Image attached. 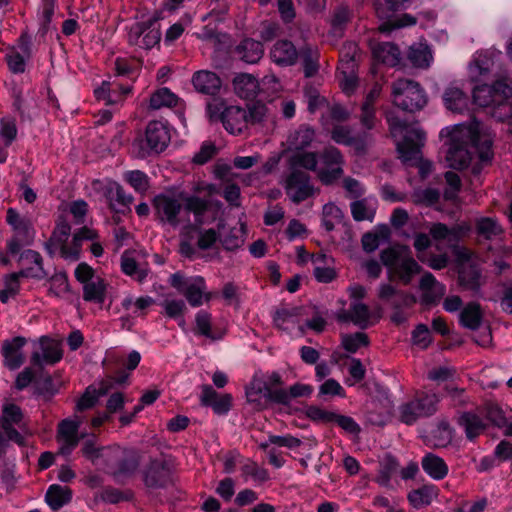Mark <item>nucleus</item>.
Instances as JSON below:
<instances>
[{"mask_svg":"<svg viewBox=\"0 0 512 512\" xmlns=\"http://www.w3.org/2000/svg\"><path fill=\"white\" fill-rule=\"evenodd\" d=\"M440 136L447 138L445 160L450 168L462 170L468 167L474 153L481 162H488L492 157L491 136L477 121L446 127Z\"/></svg>","mask_w":512,"mask_h":512,"instance_id":"1","label":"nucleus"},{"mask_svg":"<svg viewBox=\"0 0 512 512\" xmlns=\"http://www.w3.org/2000/svg\"><path fill=\"white\" fill-rule=\"evenodd\" d=\"M154 208L161 222L172 227L182 225L184 229L210 224L217 216L212 202L196 195L186 197L183 205L175 198L158 195L154 199Z\"/></svg>","mask_w":512,"mask_h":512,"instance_id":"2","label":"nucleus"},{"mask_svg":"<svg viewBox=\"0 0 512 512\" xmlns=\"http://www.w3.org/2000/svg\"><path fill=\"white\" fill-rule=\"evenodd\" d=\"M390 132L397 140V150L404 162L420 159V148L425 141V132L417 125H408L391 115L387 116Z\"/></svg>","mask_w":512,"mask_h":512,"instance_id":"3","label":"nucleus"},{"mask_svg":"<svg viewBox=\"0 0 512 512\" xmlns=\"http://www.w3.org/2000/svg\"><path fill=\"white\" fill-rule=\"evenodd\" d=\"M381 261L388 269L389 279H398L403 284L410 283L413 276L420 272V266L406 246L397 245L382 251Z\"/></svg>","mask_w":512,"mask_h":512,"instance_id":"4","label":"nucleus"},{"mask_svg":"<svg viewBox=\"0 0 512 512\" xmlns=\"http://www.w3.org/2000/svg\"><path fill=\"white\" fill-rule=\"evenodd\" d=\"M206 112L210 121L220 120L230 134L238 135L247 129V111L239 106H227L224 101L214 99L207 104Z\"/></svg>","mask_w":512,"mask_h":512,"instance_id":"5","label":"nucleus"},{"mask_svg":"<svg viewBox=\"0 0 512 512\" xmlns=\"http://www.w3.org/2000/svg\"><path fill=\"white\" fill-rule=\"evenodd\" d=\"M391 95L393 104L404 111H419L427 104L424 89L413 80L398 79L393 82Z\"/></svg>","mask_w":512,"mask_h":512,"instance_id":"6","label":"nucleus"},{"mask_svg":"<svg viewBox=\"0 0 512 512\" xmlns=\"http://www.w3.org/2000/svg\"><path fill=\"white\" fill-rule=\"evenodd\" d=\"M170 284L192 307L202 306L214 297V294L207 290L205 279L201 276L185 277L181 273H174L170 276Z\"/></svg>","mask_w":512,"mask_h":512,"instance_id":"7","label":"nucleus"},{"mask_svg":"<svg viewBox=\"0 0 512 512\" xmlns=\"http://www.w3.org/2000/svg\"><path fill=\"white\" fill-rule=\"evenodd\" d=\"M312 392L313 387L309 384L297 383L287 392L283 389L272 390L266 386L263 387L260 381H253L246 390V396L249 402L254 403L259 402L262 396L278 403H287L290 398L308 397Z\"/></svg>","mask_w":512,"mask_h":512,"instance_id":"8","label":"nucleus"},{"mask_svg":"<svg viewBox=\"0 0 512 512\" xmlns=\"http://www.w3.org/2000/svg\"><path fill=\"white\" fill-rule=\"evenodd\" d=\"M171 139L168 126L162 121H151L148 123L144 136L135 141L134 145L139 148V156L146 157L152 153L164 151Z\"/></svg>","mask_w":512,"mask_h":512,"instance_id":"9","label":"nucleus"},{"mask_svg":"<svg viewBox=\"0 0 512 512\" xmlns=\"http://www.w3.org/2000/svg\"><path fill=\"white\" fill-rule=\"evenodd\" d=\"M287 197L295 204H299L318 193L311 181V177L299 169L290 171L283 179Z\"/></svg>","mask_w":512,"mask_h":512,"instance_id":"10","label":"nucleus"},{"mask_svg":"<svg viewBox=\"0 0 512 512\" xmlns=\"http://www.w3.org/2000/svg\"><path fill=\"white\" fill-rule=\"evenodd\" d=\"M160 38V27L156 16L134 23L128 31L129 44L141 49L153 48L160 42Z\"/></svg>","mask_w":512,"mask_h":512,"instance_id":"11","label":"nucleus"},{"mask_svg":"<svg viewBox=\"0 0 512 512\" xmlns=\"http://www.w3.org/2000/svg\"><path fill=\"white\" fill-rule=\"evenodd\" d=\"M316 175L324 185H331L343 175L344 159L335 147L325 148L319 157Z\"/></svg>","mask_w":512,"mask_h":512,"instance_id":"12","label":"nucleus"},{"mask_svg":"<svg viewBox=\"0 0 512 512\" xmlns=\"http://www.w3.org/2000/svg\"><path fill=\"white\" fill-rule=\"evenodd\" d=\"M512 96V85L505 79L498 80L493 86L477 85L473 90L474 102L481 106L502 105Z\"/></svg>","mask_w":512,"mask_h":512,"instance_id":"13","label":"nucleus"},{"mask_svg":"<svg viewBox=\"0 0 512 512\" xmlns=\"http://www.w3.org/2000/svg\"><path fill=\"white\" fill-rule=\"evenodd\" d=\"M82 419L79 416L62 420L57 427L56 441L58 454L69 456L78 446L80 441L79 427Z\"/></svg>","mask_w":512,"mask_h":512,"instance_id":"14","label":"nucleus"},{"mask_svg":"<svg viewBox=\"0 0 512 512\" xmlns=\"http://www.w3.org/2000/svg\"><path fill=\"white\" fill-rule=\"evenodd\" d=\"M438 398L436 395H422L399 409V417L403 423L412 424L417 418L431 415L436 411Z\"/></svg>","mask_w":512,"mask_h":512,"instance_id":"15","label":"nucleus"},{"mask_svg":"<svg viewBox=\"0 0 512 512\" xmlns=\"http://www.w3.org/2000/svg\"><path fill=\"white\" fill-rule=\"evenodd\" d=\"M23 427V414L21 409L12 403H6L2 409L0 419V431L8 439L18 444L23 443V437L16 430Z\"/></svg>","mask_w":512,"mask_h":512,"instance_id":"16","label":"nucleus"},{"mask_svg":"<svg viewBox=\"0 0 512 512\" xmlns=\"http://www.w3.org/2000/svg\"><path fill=\"white\" fill-rule=\"evenodd\" d=\"M128 379V374L121 372L115 379L108 378L102 381L99 388L88 387L83 396L78 400L76 408L78 411L89 409L95 405L100 396L105 395L112 388L113 382L123 384Z\"/></svg>","mask_w":512,"mask_h":512,"instance_id":"17","label":"nucleus"},{"mask_svg":"<svg viewBox=\"0 0 512 512\" xmlns=\"http://www.w3.org/2000/svg\"><path fill=\"white\" fill-rule=\"evenodd\" d=\"M31 56V41L26 35L19 38L16 48H13L6 55L9 69L13 73H23L26 67V61Z\"/></svg>","mask_w":512,"mask_h":512,"instance_id":"18","label":"nucleus"},{"mask_svg":"<svg viewBox=\"0 0 512 512\" xmlns=\"http://www.w3.org/2000/svg\"><path fill=\"white\" fill-rule=\"evenodd\" d=\"M192 85L194 89L201 94L215 96L222 87L220 77L212 71L200 70L193 74Z\"/></svg>","mask_w":512,"mask_h":512,"instance_id":"19","label":"nucleus"},{"mask_svg":"<svg viewBox=\"0 0 512 512\" xmlns=\"http://www.w3.org/2000/svg\"><path fill=\"white\" fill-rule=\"evenodd\" d=\"M40 350L41 353L36 351L32 355L31 361L34 365L54 364L62 358L60 344L55 340L42 338L40 340Z\"/></svg>","mask_w":512,"mask_h":512,"instance_id":"20","label":"nucleus"},{"mask_svg":"<svg viewBox=\"0 0 512 512\" xmlns=\"http://www.w3.org/2000/svg\"><path fill=\"white\" fill-rule=\"evenodd\" d=\"M25 344L26 339L23 337H15L11 341L4 342L2 352L6 367L14 370L23 364L25 356L22 353V348Z\"/></svg>","mask_w":512,"mask_h":512,"instance_id":"21","label":"nucleus"},{"mask_svg":"<svg viewBox=\"0 0 512 512\" xmlns=\"http://www.w3.org/2000/svg\"><path fill=\"white\" fill-rule=\"evenodd\" d=\"M337 317L340 321H352L361 328H366L374 323L369 307L358 301L351 304L349 311L344 310L338 313Z\"/></svg>","mask_w":512,"mask_h":512,"instance_id":"22","label":"nucleus"},{"mask_svg":"<svg viewBox=\"0 0 512 512\" xmlns=\"http://www.w3.org/2000/svg\"><path fill=\"white\" fill-rule=\"evenodd\" d=\"M422 301L426 304L436 303L445 294V286L438 282L431 273H425L420 281Z\"/></svg>","mask_w":512,"mask_h":512,"instance_id":"23","label":"nucleus"},{"mask_svg":"<svg viewBox=\"0 0 512 512\" xmlns=\"http://www.w3.org/2000/svg\"><path fill=\"white\" fill-rule=\"evenodd\" d=\"M96 237V233L94 230L88 228H82L78 233H76L71 242L64 243L60 247L61 256L67 260L75 261L79 258L80 250H81V242L82 240H91Z\"/></svg>","mask_w":512,"mask_h":512,"instance_id":"24","label":"nucleus"},{"mask_svg":"<svg viewBox=\"0 0 512 512\" xmlns=\"http://www.w3.org/2000/svg\"><path fill=\"white\" fill-rule=\"evenodd\" d=\"M224 229V225L219 222L217 228L204 229L202 226H194L193 228H185V234L188 235L192 231L197 232L196 246L200 250H208L220 241V231Z\"/></svg>","mask_w":512,"mask_h":512,"instance_id":"25","label":"nucleus"},{"mask_svg":"<svg viewBox=\"0 0 512 512\" xmlns=\"http://www.w3.org/2000/svg\"><path fill=\"white\" fill-rule=\"evenodd\" d=\"M271 58L278 65L289 66L296 62L298 52L292 42L282 40L274 44L271 50Z\"/></svg>","mask_w":512,"mask_h":512,"instance_id":"26","label":"nucleus"},{"mask_svg":"<svg viewBox=\"0 0 512 512\" xmlns=\"http://www.w3.org/2000/svg\"><path fill=\"white\" fill-rule=\"evenodd\" d=\"M443 102L445 107L453 112L462 114L468 110L469 99L467 95L459 88L448 87L443 94Z\"/></svg>","mask_w":512,"mask_h":512,"instance_id":"27","label":"nucleus"},{"mask_svg":"<svg viewBox=\"0 0 512 512\" xmlns=\"http://www.w3.org/2000/svg\"><path fill=\"white\" fill-rule=\"evenodd\" d=\"M492 65L493 60L488 52L476 53L469 65L470 78L475 82L486 79Z\"/></svg>","mask_w":512,"mask_h":512,"instance_id":"28","label":"nucleus"},{"mask_svg":"<svg viewBox=\"0 0 512 512\" xmlns=\"http://www.w3.org/2000/svg\"><path fill=\"white\" fill-rule=\"evenodd\" d=\"M373 57L376 61L388 66H395L400 60V51L392 43H377L371 46Z\"/></svg>","mask_w":512,"mask_h":512,"instance_id":"29","label":"nucleus"},{"mask_svg":"<svg viewBox=\"0 0 512 512\" xmlns=\"http://www.w3.org/2000/svg\"><path fill=\"white\" fill-rule=\"evenodd\" d=\"M246 237V228L244 223H238L236 226L231 227L229 230L220 231V242L226 250H236L240 248Z\"/></svg>","mask_w":512,"mask_h":512,"instance_id":"30","label":"nucleus"},{"mask_svg":"<svg viewBox=\"0 0 512 512\" xmlns=\"http://www.w3.org/2000/svg\"><path fill=\"white\" fill-rule=\"evenodd\" d=\"M233 86L236 94L244 99L254 98L259 91L257 79L250 74L237 75L233 80Z\"/></svg>","mask_w":512,"mask_h":512,"instance_id":"31","label":"nucleus"},{"mask_svg":"<svg viewBox=\"0 0 512 512\" xmlns=\"http://www.w3.org/2000/svg\"><path fill=\"white\" fill-rule=\"evenodd\" d=\"M483 319V311L476 302L468 303L459 314L460 324L470 330L480 327Z\"/></svg>","mask_w":512,"mask_h":512,"instance_id":"32","label":"nucleus"},{"mask_svg":"<svg viewBox=\"0 0 512 512\" xmlns=\"http://www.w3.org/2000/svg\"><path fill=\"white\" fill-rule=\"evenodd\" d=\"M421 464L425 473L434 480H441L448 474L449 469L445 461L434 454L425 455Z\"/></svg>","mask_w":512,"mask_h":512,"instance_id":"33","label":"nucleus"},{"mask_svg":"<svg viewBox=\"0 0 512 512\" xmlns=\"http://www.w3.org/2000/svg\"><path fill=\"white\" fill-rule=\"evenodd\" d=\"M72 498V491L70 488L66 486H61L57 484L51 485L45 495V500L47 504L53 510H58L63 507L65 504L70 502Z\"/></svg>","mask_w":512,"mask_h":512,"instance_id":"34","label":"nucleus"},{"mask_svg":"<svg viewBox=\"0 0 512 512\" xmlns=\"http://www.w3.org/2000/svg\"><path fill=\"white\" fill-rule=\"evenodd\" d=\"M327 261V256L322 253H317L311 257V262L314 265V276L318 282L330 283L337 276L333 267L326 266Z\"/></svg>","mask_w":512,"mask_h":512,"instance_id":"35","label":"nucleus"},{"mask_svg":"<svg viewBox=\"0 0 512 512\" xmlns=\"http://www.w3.org/2000/svg\"><path fill=\"white\" fill-rule=\"evenodd\" d=\"M438 496V488L435 485H424L412 490L408 494L410 504L415 508L429 505Z\"/></svg>","mask_w":512,"mask_h":512,"instance_id":"36","label":"nucleus"},{"mask_svg":"<svg viewBox=\"0 0 512 512\" xmlns=\"http://www.w3.org/2000/svg\"><path fill=\"white\" fill-rule=\"evenodd\" d=\"M459 424L464 428L466 436L473 439L486 428V422L476 413L467 412L460 416Z\"/></svg>","mask_w":512,"mask_h":512,"instance_id":"37","label":"nucleus"},{"mask_svg":"<svg viewBox=\"0 0 512 512\" xmlns=\"http://www.w3.org/2000/svg\"><path fill=\"white\" fill-rule=\"evenodd\" d=\"M107 284L101 277L83 285V299L88 302L102 304L105 301Z\"/></svg>","mask_w":512,"mask_h":512,"instance_id":"38","label":"nucleus"},{"mask_svg":"<svg viewBox=\"0 0 512 512\" xmlns=\"http://www.w3.org/2000/svg\"><path fill=\"white\" fill-rule=\"evenodd\" d=\"M237 53L246 63H256L262 58L264 49L260 42L253 39H245L238 46Z\"/></svg>","mask_w":512,"mask_h":512,"instance_id":"39","label":"nucleus"},{"mask_svg":"<svg viewBox=\"0 0 512 512\" xmlns=\"http://www.w3.org/2000/svg\"><path fill=\"white\" fill-rule=\"evenodd\" d=\"M408 59L415 67L428 68L433 61V56L426 44L417 43L409 48Z\"/></svg>","mask_w":512,"mask_h":512,"instance_id":"40","label":"nucleus"},{"mask_svg":"<svg viewBox=\"0 0 512 512\" xmlns=\"http://www.w3.org/2000/svg\"><path fill=\"white\" fill-rule=\"evenodd\" d=\"M318 158L317 154L314 152H305L301 150H296L289 157V169L290 171L294 169L304 168L306 170L315 171L317 170Z\"/></svg>","mask_w":512,"mask_h":512,"instance_id":"41","label":"nucleus"},{"mask_svg":"<svg viewBox=\"0 0 512 512\" xmlns=\"http://www.w3.org/2000/svg\"><path fill=\"white\" fill-rule=\"evenodd\" d=\"M212 316L204 310L197 312L195 316L196 332L212 340L220 339L223 332L212 327Z\"/></svg>","mask_w":512,"mask_h":512,"instance_id":"42","label":"nucleus"},{"mask_svg":"<svg viewBox=\"0 0 512 512\" xmlns=\"http://www.w3.org/2000/svg\"><path fill=\"white\" fill-rule=\"evenodd\" d=\"M377 207V201L372 198L355 201L351 204V212L356 221H372Z\"/></svg>","mask_w":512,"mask_h":512,"instance_id":"43","label":"nucleus"},{"mask_svg":"<svg viewBox=\"0 0 512 512\" xmlns=\"http://www.w3.org/2000/svg\"><path fill=\"white\" fill-rule=\"evenodd\" d=\"M380 92L381 87L379 85H375L367 95L362 105L361 122L368 129L372 128L374 125L375 111L373 104L380 95Z\"/></svg>","mask_w":512,"mask_h":512,"instance_id":"44","label":"nucleus"},{"mask_svg":"<svg viewBox=\"0 0 512 512\" xmlns=\"http://www.w3.org/2000/svg\"><path fill=\"white\" fill-rule=\"evenodd\" d=\"M168 477V470L159 461L151 463L145 471L144 481L148 487H158L164 485Z\"/></svg>","mask_w":512,"mask_h":512,"instance_id":"45","label":"nucleus"},{"mask_svg":"<svg viewBox=\"0 0 512 512\" xmlns=\"http://www.w3.org/2000/svg\"><path fill=\"white\" fill-rule=\"evenodd\" d=\"M121 268L122 271L136 279L137 281H143L147 276V270L140 266L131 252H124L121 256Z\"/></svg>","mask_w":512,"mask_h":512,"instance_id":"46","label":"nucleus"},{"mask_svg":"<svg viewBox=\"0 0 512 512\" xmlns=\"http://www.w3.org/2000/svg\"><path fill=\"white\" fill-rule=\"evenodd\" d=\"M22 261L33 264L32 267L25 268L21 271V275L23 277L43 278L45 276V272L42 267V258L39 253L28 250L22 255Z\"/></svg>","mask_w":512,"mask_h":512,"instance_id":"47","label":"nucleus"},{"mask_svg":"<svg viewBox=\"0 0 512 512\" xmlns=\"http://www.w3.org/2000/svg\"><path fill=\"white\" fill-rule=\"evenodd\" d=\"M390 235L389 228L387 226H379L372 233H366L362 237L363 249L367 252H373L379 245L387 241Z\"/></svg>","mask_w":512,"mask_h":512,"instance_id":"48","label":"nucleus"},{"mask_svg":"<svg viewBox=\"0 0 512 512\" xmlns=\"http://www.w3.org/2000/svg\"><path fill=\"white\" fill-rule=\"evenodd\" d=\"M314 130L309 127H300L288 138L289 149L292 150H303L309 146L314 139Z\"/></svg>","mask_w":512,"mask_h":512,"instance_id":"49","label":"nucleus"},{"mask_svg":"<svg viewBox=\"0 0 512 512\" xmlns=\"http://www.w3.org/2000/svg\"><path fill=\"white\" fill-rule=\"evenodd\" d=\"M179 98L168 88L163 87L156 90L150 97V107L160 109L163 107H174Z\"/></svg>","mask_w":512,"mask_h":512,"instance_id":"50","label":"nucleus"},{"mask_svg":"<svg viewBox=\"0 0 512 512\" xmlns=\"http://www.w3.org/2000/svg\"><path fill=\"white\" fill-rule=\"evenodd\" d=\"M476 229L479 235L491 239L502 232L501 226L491 217H482L476 222Z\"/></svg>","mask_w":512,"mask_h":512,"instance_id":"51","label":"nucleus"},{"mask_svg":"<svg viewBox=\"0 0 512 512\" xmlns=\"http://www.w3.org/2000/svg\"><path fill=\"white\" fill-rule=\"evenodd\" d=\"M323 225L326 230H332L336 224L340 223L343 218L342 210L334 203H327L323 206L322 211Z\"/></svg>","mask_w":512,"mask_h":512,"instance_id":"52","label":"nucleus"},{"mask_svg":"<svg viewBox=\"0 0 512 512\" xmlns=\"http://www.w3.org/2000/svg\"><path fill=\"white\" fill-rule=\"evenodd\" d=\"M17 136L15 120L10 117H4L0 120V143L4 147L12 144Z\"/></svg>","mask_w":512,"mask_h":512,"instance_id":"53","label":"nucleus"},{"mask_svg":"<svg viewBox=\"0 0 512 512\" xmlns=\"http://www.w3.org/2000/svg\"><path fill=\"white\" fill-rule=\"evenodd\" d=\"M411 0H374V7L379 18L384 19L390 16V13L400 9L405 3Z\"/></svg>","mask_w":512,"mask_h":512,"instance_id":"54","label":"nucleus"},{"mask_svg":"<svg viewBox=\"0 0 512 512\" xmlns=\"http://www.w3.org/2000/svg\"><path fill=\"white\" fill-rule=\"evenodd\" d=\"M368 344L367 335L362 332L345 334L342 336V346L350 353L357 352L361 347Z\"/></svg>","mask_w":512,"mask_h":512,"instance_id":"55","label":"nucleus"},{"mask_svg":"<svg viewBox=\"0 0 512 512\" xmlns=\"http://www.w3.org/2000/svg\"><path fill=\"white\" fill-rule=\"evenodd\" d=\"M357 50V45L354 42H347L342 46L340 50L339 69H343L344 67L351 70L354 69Z\"/></svg>","mask_w":512,"mask_h":512,"instance_id":"56","label":"nucleus"},{"mask_svg":"<svg viewBox=\"0 0 512 512\" xmlns=\"http://www.w3.org/2000/svg\"><path fill=\"white\" fill-rule=\"evenodd\" d=\"M439 198V192L436 189L432 188L416 190L412 195L414 203L426 206L434 205L435 203L438 202Z\"/></svg>","mask_w":512,"mask_h":512,"instance_id":"57","label":"nucleus"},{"mask_svg":"<svg viewBox=\"0 0 512 512\" xmlns=\"http://www.w3.org/2000/svg\"><path fill=\"white\" fill-rule=\"evenodd\" d=\"M480 413L485 415V418L490 423L502 427L505 425V418L501 409L493 403H487L481 410Z\"/></svg>","mask_w":512,"mask_h":512,"instance_id":"58","label":"nucleus"},{"mask_svg":"<svg viewBox=\"0 0 512 512\" xmlns=\"http://www.w3.org/2000/svg\"><path fill=\"white\" fill-rule=\"evenodd\" d=\"M48 284V291L51 295L62 297L68 292V280L64 274H55Z\"/></svg>","mask_w":512,"mask_h":512,"instance_id":"59","label":"nucleus"},{"mask_svg":"<svg viewBox=\"0 0 512 512\" xmlns=\"http://www.w3.org/2000/svg\"><path fill=\"white\" fill-rule=\"evenodd\" d=\"M275 324L282 330H292L298 326L295 315L288 309H281L274 316Z\"/></svg>","mask_w":512,"mask_h":512,"instance_id":"60","label":"nucleus"},{"mask_svg":"<svg viewBox=\"0 0 512 512\" xmlns=\"http://www.w3.org/2000/svg\"><path fill=\"white\" fill-rule=\"evenodd\" d=\"M124 178L138 192L143 193L148 188V178L139 170L126 172Z\"/></svg>","mask_w":512,"mask_h":512,"instance_id":"61","label":"nucleus"},{"mask_svg":"<svg viewBox=\"0 0 512 512\" xmlns=\"http://www.w3.org/2000/svg\"><path fill=\"white\" fill-rule=\"evenodd\" d=\"M300 440L291 436V435H284V436H276L271 435L269 436L268 440L265 443L261 444V447L264 449H268L270 445L274 444L280 447H287V448H296L300 445Z\"/></svg>","mask_w":512,"mask_h":512,"instance_id":"62","label":"nucleus"},{"mask_svg":"<svg viewBox=\"0 0 512 512\" xmlns=\"http://www.w3.org/2000/svg\"><path fill=\"white\" fill-rule=\"evenodd\" d=\"M416 24V18L410 14H403L395 18L394 20L388 21L379 27L381 32H388L392 29L408 27Z\"/></svg>","mask_w":512,"mask_h":512,"instance_id":"63","label":"nucleus"},{"mask_svg":"<svg viewBox=\"0 0 512 512\" xmlns=\"http://www.w3.org/2000/svg\"><path fill=\"white\" fill-rule=\"evenodd\" d=\"M285 234L289 241L305 238L308 235L306 226L297 219H292L285 230Z\"/></svg>","mask_w":512,"mask_h":512,"instance_id":"64","label":"nucleus"}]
</instances>
